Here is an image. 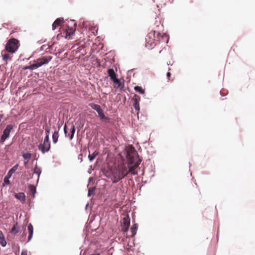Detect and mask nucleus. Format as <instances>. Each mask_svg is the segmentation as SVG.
<instances>
[{
  "mask_svg": "<svg viewBox=\"0 0 255 255\" xmlns=\"http://www.w3.org/2000/svg\"><path fill=\"white\" fill-rule=\"evenodd\" d=\"M105 176L111 179L113 183H116L128 175L127 162L121 157L111 168L105 172Z\"/></svg>",
  "mask_w": 255,
  "mask_h": 255,
  "instance_id": "f257e3e1",
  "label": "nucleus"
},
{
  "mask_svg": "<svg viewBox=\"0 0 255 255\" xmlns=\"http://www.w3.org/2000/svg\"><path fill=\"white\" fill-rule=\"evenodd\" d=\"M76 28V24L74 20H71L65 27L63 26V27L60 28V33L58 34L57 37H59L61 36L64 37L66 39H70L74 34Z\"/></svg>",
  "mask_w": 255,
  "mask_h": 255,
  "instance_id": "f03ea898",
  "label": "nucleus"
},
{
  "mask_svg": "<svg viewBox=\"0 0 255 255\" xmlns=\"http://www.w3.org/2000/svg\"><path fill=\"white\" fill-rule=\"evenodd\" d=\"M51 56H45L38 58L36 60L34 61V63L25 66L23 68L24 70L29 69L31 70H35L43 65L49 63L52 59Z\"/></svg>",
  "mask_w": 255,
  "mask_h": 255,
  "instance_id": "7ed1b4c3",
  "label": "nucleus"
},
{
  "mask_svg": "<svg viewBox=\"0 0 255 255\" xmlns=\"http://www.w3.org/2000/svg\"><path fill=\"white\" fill-rule=\"evenodd\" d=\"M126 157L129 164H132L137 160H139L134 148L132 146L127 149Z\"/></svg>",
  "mask_w": 255,
  "mask_h": 255,
  "instance_id": "20e7f679",
  "label": "nucleus"
},
{
  "mask_svg": "<svg viewBox=\"0 0 255 255\" xmlns=\"http://www.w3.org/2000/svg\"><path fill=\"white\" fill-rule=\"evenodd\" d=\"M19 41L15 38L9 39L5 45V49L11 53H14L18 48Z\"/></svg>",
  "mask_w": 255,
  "mask_h": 255,
  "instance_id": "39448f33",
  "label": "nucleus"
},
{
  "mask_svg": "<svg viewBox=\"0 0 255 255\" xmlns=\"http://www.w3.org/2000/svg\"><path fill=\"white\" fill-rule=\"evenodd\" d=\"M152 37L154 38V40L157 41H162L164 37H166L165 33L161 34L160 32L156 31L155 30H151L147 35V37L151 38Z\"/></svg>",
  "mask_w": 255,
  "mask_h": 255,
  "instance_id": "423d86ee",
  "label": "nucleus"
},
{
  "mask_svg": "<svg viewBox=\"0 0 255 255\" xmlns=\"http://www.w3.org/2000/svg\"><path fill=\"white\" fill-rule=\"evenodd\" d=\"M140 162V160H137L132 164H129V163L128 164L127 163L128 174L130 172H131L133 175L136 174L137 172L135 171V169L139 166Z\"/></svg>",
  "mask_w": 255,
  "mask_h": 255,
  "instance_id": "0eeeda50",
  "label": "nucleus"
},
{
  "mask_svg": "<svg viewBox=\"0 0 255 255\" xmlns=\"http://www.w3.org/2000/svg\"><path fill=\"white\" fill-rule=\"evenodd\" d=\"M130 225V219L128 215H126L122 222V231L124 232H127L128 230L129 226Z\"/></svg>",
  "mask_w": 255,
  "mask_h": 255,
  "instance_id": "6e6552de",
  "label": "nucleus"
},
{
  "mask_svg": "<svg viewBox=\"0 0 255 255\" xmlns=\"http://www.w3.org/2000/svg\"><path fill=\"white\" fill-rule=\"evenodd\" d=\"M13 126L12 125H8L6 126V128L4 129L3 134L1 135L0 140L3 142L9 136L10 132L13 128Z\"/></svg>",
  "mask_w": 255,
  "mask_h": 255,
  "instance_id": "1a4fd4ad",
  "label": "nucleus"
},
{
  "mask_svg": "<svg viewBox=\"0 0 255 255\" xmlns=\"http://www.w3.org/2000/svg\"><path fill=\"white\" fill-rule=\"evenodd\" d=\"M132 100L133 101V106L136 110V114L138 116L140 110L139 102L140 101V98L137 95L135 94L133 96Z\"/></svg>",
  "mask_w": 255,
  "mask_h": 255,
  "instance_id": "9d476101",
  "label": "nucleus"
},
{
  "mask_svg": "<svg viewBox=\"0 0 255 255\" xmlns=\"http://www.w3.org/2000/svg\"><path fill=\"white\" fill-rule=\"evenodd\" d=\"M13 53H11L7 51V50L5 49L1 51V55L2 56V60L6 63H7L8 60H11L12 57V54Z\"/></svg>",
  "mask_w": 255,
  "mask_h": 255,
  "instance_id": "9b49d317",
  "label": "nucleus"
},
{
  "mask_svg": "<svg viewBox=\"0 0 255 255\" xmlns=\"http://www.w3.org/2000/svg\"><path fill=\"white\" fill-rule=\"evenodd\" d=\"M50 149V143L44 142L40 143L38 145V149L41 151L42 153L48 152Z\"/></svg>",
  "mask_w": 255,
  "mask_h": 255,
  "instance_id": "f8f14e48",
  "label": "nucleus"
},
{
  "mask_svg": "<svg viewBox=\"0 0 255 255\" xmlns=\"http://www.w3.org/2000/svg\"><path fill=\"white\" fill-rule=\"evenodd\" d=\"M146 43L145 44V46L148 49H152L153 47H154L156 44L155 41L156 40H154V38L152 37L151 38H149L147 37L146 38Z\"/></svg>",
  "mask_w": 255,
  "mask_h": 255,
  "instance_id": "ddd939ff",
  "label": "nucleus"
},
{
  "mask_svg": "<svg viewBox=\"0 0 255 255\" xmlns=\"http://www.w3.org/2000/svg\"><path fill=\"white\" fill-rule=\"evenodd\" d=\"M20 226L18 225V223L16 222L13 225L12 228L9 231V233L15 236L17 235V234L20 232Z\"/></svg>",
  "mask_w": 255,
  "mask_h": 255,
  "instance_id": "4468645a",
  "label": "nucleus"
},
{
  "mask_svg": "<svg viewBox=\"0 0 255 255\" xmlns=\"http://www.w3.org/2000/svg\"><path fill=\"white\" fill-rule=\"evenodd\" d=\"M64 23V19L62 17L57 18L52 24V30H55L58 26L62 27V24Z\"/></svg>",
  "mask_w": 255,
  "mask_h": 255,
  "instance_id": "2eb2a0df",
  "label": "nucleus"
},
{
  "mask_svg": "<svg viewBox=\"0 0 255 255\" xmlns=\"http://www.w3.org/2000/svg\"><path fill=\"white\" fill-rule=\"evenodd\" d=\"M15 197L19 200L22 202H24L25 201V194L23 192H19L16 193L14 195Z\"/></svg>",
  "mask_w": 255,
  "mask_h": 255,
  "instance_id": "dca6fc26",
  "label": "nucleus"
},
{
  "mask_svg": "<svg viewBox=\"0 0 255 255\" xmlns=\"http://www.w3.org/2000/svg\"><path fill=\"white\" fill-rule=\"evenodd\" d=\"M27 229L29 232V235L28 237V241L27 242H29L32 239L33 233V228L31 224H29L27 227Z\"/></svg>",
  "mask_w": 255,
  "mask_h": 255,
  "instance_id": "f3484780",
  "label": "nucleus"
},
{
  "mask_svg": "<svg viewBox=\"0 0 255 255\" xmlns=\"http://www.w3.org/2000/svg\"><path fill=\"white\" fill-rule=\"evenodd\" d=\"M114 85V87L115 88H122L124 86V85L122 84V83L120 82V80L117 78L113 80Z\"/></svg>",
  "mask_w": 255,
  "mask_h": 255,
  "instance_id": "a211bd4d",
  "label": "nucleus"
},
{
  "mask_svg": "<svg viewBox=\"0 0 255 255\" xmlns=\"http://www.w3.org/2000/svg\"><path fill=\"white\" fill-rule=\"evenodd\" d=\"M0 244L3 247H5L6 245V242L1 231H0Z\"/></svg>",
  "mask_w": 255,
  "mask_h": 255,
  "instance_id": "6ab92c4d",
  "label": "nucleus"
},
{
  "mask_svg": "<svg viewBox=\"0 0 255 255\" xmlns=\"http://www.w3.org/2000/svg\"><path fill=\"white\" fill-rule=\"evenodd\" d=\"M108 73L109 74V76L110 77V79L113 81V80L117 78V75L116 73L115 72L114 69H109L108 71Z\"/></svg>",
  "mask_w": 255,
  "mask_h": 255,
  "instance_id": "aec40b11",
  "label": "nucleus"
},
{
  "mask_svg": "<svg viewBox=\"0 0 255 255\" xmlns=\"http://www.w3.org/2000/svg\"><path fill=\"white\" fill-rule=\"evenodd\" d=\"M18 167V164H16L14 166H13L8 172L7 176H8V177H10L13 173H14L15 171L17 169V168Z\"/></svg>",
  "mask_w": 255,
  "mask_h": 255,
  "instance_id": "412c9836",
  "label": "nucleus"
},
{
  "mask_svg": "<svg viewBox=\"0 0 255 255\" xmlns=\"http://www.w3.org/2000/svg\"><path fill=\"white\" fill-rule=\"evenodd\" d=\"M89 106L93 109L95 110L97 112V113H99L101 110H102L101 106L99 105L95 104L94 103H91L89 104Z\"/></svg>",
  "mask_w": 255,
  "mask_h": 255,
  "instance_id": "4be33fe9",
  "label": "nucleus"
},
{
  "mask_svg": "<svg viewBox=\"0 0 255 255\" xmlns=\"http://www.w3.org/2000/svg\"><path fill=\"white\" fill-rule=\"evenodd\" d=\"M137 230V225L136 224H134L131 228L130 231L131 232V237H133L136 234Z\"/></svg>",
  "mask_w": 255,
  "mask_h": 255,
  "instance_id": "5701e85b",
  "label": "nucleus"
},
{
  "mask_svg": "<svg viewBox=\"0 0 255 255\" xmlns=\"http://www.w3.org/2000/svg\"><path fill=\"white\" fill-rule=\"evenodd\" d=\"M75 132V128L74 125H72L70 128V135L69 134L68 136H69V139L72 140L74 137V135Z\"/></svg>",
  "mask_w": 255,
  "mask_h": 255,
  "instance_id": "b1692460",
  "label": "nucleus"
},
{
  "mask_svg": "<svg viewBox=\"0 0 255 255\" xmlns=\"http://www.w3.org/2000/svg\"><path fill=\"white\" fill-rule=\"evenodd\" d=\"M58 137H59L58 131H55L52 135V139H53V143H56L57 142Z\"/></svg>",
  "mask_w": 255,
  "mask_h": 255,
  "instance_id": "393cba45",
  "label": "nucleus"
},
{
  "mask_svg": "<svg viewBox=\"0 0 255 255\" xmlns=\"http://www.w3.org/2000/svg\"><path fill=\"white\" fill-rule=\"evenodd\" d=\"M28 189L30 193L32 194L33 197H34L35 194L36 193V188L34 187V185H29L28 186Z\"/></svg>",
  "mask_w": 255,
  "mask_h": 255,
  "instance_id": "a878e982",
  "label": "nucleus"
},
{
  "mask_svg": "<svg viewBox=\"0 0 255 255\" xmlns=\"http://www.w3.org/2000/svg\"><path fill=\"white\" fill-rule=\"evenodd\" d=\"M98 113L99 117L102 120H107L108 119V117L105 116L103 110Z\"/></svg>",
  "mask_w": 255,
  "mask_h": 255,
  "instance_id": "bb28decb",
  "label": "nucleus"
},
{
  "mask_svg": "<svg viewBox=\"0 0 255 255\" xmlns=\"http://www.w3.org/2000/svg\"><path fill=\"white\" fill-rule=\"evenodd\" d=\"M22 157L25 160L29 161L31 157V154L30 153H24L22 154Z\"/></svg>",
  "mask_w": 255,
  "mask_h": 255,
  "instance_id": "cd10ccee",
  "label": "nucleus"
},
{
  "mask_svg": "<svg viewBox=\"0 0 255 255\" xmlns=\"http://www.w3.org/2000/svg\"><path fill=\"white\" fill-rule=\"evenodd\" d=\"M134 90L136 92H138L140 94H144V90L142 89V87L139 86H135L134 87Z\"/></svg>",
  "mask_w": 255,
  "mask_h": 255,
  "instance_id": "c85d7f7f",
  "label": "nucleus"
},
{
  "mask_svg": "<svg viewBox=\"0 0 255 255\" xmlns=\"http://www.w3.org/2000/svg\"><path fill=\"white\" fill-rule=\"evenodd\" d=\"M98 152L95 151L92 154H89L88 155V158H89L90 161H93L95 159V157L98 154Z\"/></svg>",
  "mask_w": 255,
  "mask_h": 255,
  "instance_id": "c756f323",
  "label": "nucleus"
},
{
  "mask_svg": "<svg viewBox=\"0 0 255 255\" xmlns=\"http://www.w3.org/2000/svg\"><path fill=\"white\" fill-rule=\"evenodd\" d=\"M41 169L37 167V165L35 166L34 169V173L36 174L39 177L40 174H41Z\"/></svg>",
  "mask_w": 255,
  "mask_h": 255,
  "instance_id": "7c9ffc66",
  "label": "nucleus"
},
{
  "mask_svg": "<svg viewBox=\"0 0 255 255\" xmlns=\"http://www.w3.org/2000/svg\"><path fill=\"white\" fill-rule=\"evenodd\" d=\"M10 177H8V176H5L4 178V182L5 183V184H9V181L8 180V179Z\"/></svg>",
  "mask_w": 255,
  "mask_h": 255,
  "instance_id": "2f4dec72",
  "label": "nucleus"
},
{
  "mask_svg": "<svg viewBox=\"0 0 255 255\" xmlns=\"http://www.w3.org/2000/svg\"><path fill=\"white\" fill-rule=\"evenodd\" d=\"M43 142L50 143V141H49V135H46V136L45 137V138H44V140Z\"/></svg>",
  "mask_w": 255,
  "mask_h": 255,
  "instance_id": "473e14b6",
  "label": "nucleus"
},
{
  "mask_svg": "<svg viewBox=\"0 0 255 255\" xmlns=\"http://www.w3.org/2000/svg\"><path fill=\"white\" fill-rule=\"evenodd\" d=\"M64 131L65 136H68V135H67V126L66 125L64 126Z\"/></svg>",
  "mask_w": 255,
  "mask_h": 255,
  "instance_id": "72a5a7b5",
  "label": "nucleus"
},
{
  "mask_svg": "<svg viewBox=\"0 0 255 255\" xmlns=\"http://www.w3.org/2000/svg\"><path fill=\"white\" fill-rule=\"evenodd\" d=\"M45 132L46 133V135H49V133H50V128H45Z\"/></svg>",
  "mask_w": 255,
  "mask_h": 255,
  "instance_id": "f704fd0d",
  "label": "nucleus"
},
{
  "mask_svg": "<svg viewBox=\"0 0 255 255\" xmlns=\"http://www.w3.org/2000/svg\"><path fill=\"white\" fill-rule=\"evenodd\" d=\"M166 76H167V78H168V81H169L170 80V76H171V73H170V72H168L167 73V75H166Z\"/></svg>",
  "mask_w": 255,
  "mask_h": 255,
  "instance_id": "c9c22d12",
  "label": "nucleus"
},
{
  "mask_svg": "<svg viewBox=\"0 0 255 255\" xmlns=\"http://www.w3.org/2000/svg\"><path fill=\"white\" fill-rule=\"evenodd\" d=\"M21 255H27L26 251H22Z\"/></svg>",
  "mask_w": 255,
  "mask_h": 255,
  "instance_id": "e433bc0d",
  "label": "nucleus"
},
{
  "mask_svg": "<svg viewBox=\"0 0 255 255\" xmlns=\"http://www.w3.org/2000/svg\"><path fill=\"white\" fill-rule=\"evenodd\" d=\"M91 194V190H89L88 192V196H90Z\"/></svg>",
  "mask_w": 255,
  "mask_h": 255,
  "instance_id": "4c0bfd02",
  "label": "nucleus"
},
{
  "mask_svg": "<svg viewBox=\"0 0 255 255\" xmlns=\"http://www.w3.org/2000/svg\"><path fill=\"white\" fill-rule=\"evenodd\" d=\"M28 162V160H27L26 161H25V162H24V165H26L27 164Z\"/></svg>",
  "mask_w": 255,
  "mask_h": 255,
  "instance_id": "58836bf2",
  "label": "nucleus"
},
{
  "mask_svg": "<svg viewBox=\"0 0 255 255\" xmlns=\"http://www.w3.org/2000/svg\"><path fill=\"white\" fill-rule=\"evenodd\" d=\"M23 236L25 237L26 236V234H23Z\"/></svg>",
  "mask_w": 255,
  "mask_h": 255,
  "instance_id": "ea45409f",
  "label": "nucleus"
}]
</instances>
